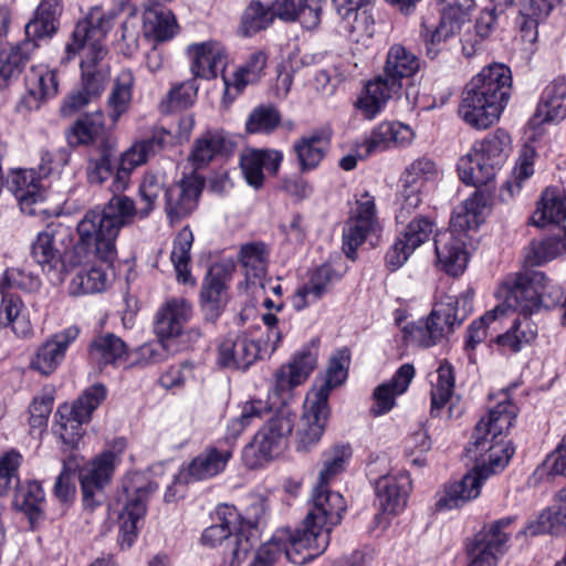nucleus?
<instances>
[{
  "label": "nucleus",
  "mask_w": 566,
  "mask_h": 566,
  "mask_svg": "<svg viewBox=\"0 0 566 566\" xmlns=\"http://www.w3.org/2000/svg\"><path fill=\"white\" fill-rule=\"evenodd\" d=\"M517 416L516 407L509 400L500 401L489 410L475 426L472 439L465 448L467 455L474 461L473 471L460 481L446 485L437 502L439 510H452L480 495L484 480L504 470L515 452L505 432Z\"/></svg>",
  "instance_id": "obj_1"
},
{
  "label": "nucleus",
  "mask_w": 566,
  "mask_h": 566,
  "mask_svg": "<svg viewBox=\"0 0 566 566\" xmlns=\"http://www.w3.org/2000/svg\"><path fill=\"white\" fill-rule=\"evenodd\" d=\"M170 138L171 135L168 130L156 128L149 138L135 142L120 156L119 166L112 182V190L114 192L124 191L128 186L133 170L145 165L149 158L161 151Z\"/></svg>",
  "instance_id": "obj_15"
},
{
  "label": "nucleus",
  "mask_w": 566,
  "mask_h": 566,
  "mask_svg": "<svg viewBox=\"0 0 566 566\" xmlns=\"http://www.w3.org/2000/svg\"><path fill=\"white\" fill-rule=\"evenodd\" d=\"M514 522V516H505L485 524L470 542L501 557L507 549L511 537L510 527Z\"/></svg>",
  "instance_id": "obj_43"
},
{
  "label": "nucleus",
  "mask_w": 566,
  "mask_h": 566,
  "mask_svg": "<svg viewBox=\"0 0 566 566\" xmlns=\"http://www.w3.org/2000/svg\"><path fill=\"white\" fill-rule=\"evenodd\" d=\"M80 331L70 326L54 334L36 349L30 366L41 375H51L63 361L70 345L77 338Z\"/></svg>",
  "instance_id": "obj_24"
},
{
  "label": "nucleus",
  "mask_w": 566,
  "mask_h": 566,
  "mask_svg": "<svg viewBox=\"0 0 566 566\" xmlns=\"http://www.w3.org/2000/svg\"><path fill=\"white\" fill-rule=\"evenodd\" d=\"M229 554L224 555V566H240L256 542V528L241 521L234 506L221 504L216 510V523L207 527L201 536L206 545L216 546L232 537Z\"/></svg>",
  "instance_id": "obj_6"
},
{
  "label": "nucleus",
  "mask_w": 566,
  "mask_h": 566,
  "mask_svg": "<svg viewBox=\"0 0 566 566\" xmlns=\"http://www.w3.org/2000/svg\"><path fill=\"white\" fill-rule=\"evenodd\" d=\"M112 156L113 150L109 145L93 148L88 153L86 175L90 184L101 185L113 175Z\"/></svg>",
  "instance_id": "obj_59"
},
{
  "label": "nucleus",
  "mask_w": 566,
  "mask_h": 566,
  "mask_svg": "<svg viewBox=\"0 0 566 566\" xmlns=\"http://www.w3.org/2000/svg\"><path fill=\"white\" fill-rule=\"evenodd\" d=\"M41 161L39 164V172L34 169H20L12 171L8 188L14 195L20 208L28 214H35V205L43 201L45 191L41 184V178L48 176L52 170L53 163L63 167L70 161V151L67 149H59L52 154L49 150L40 151Z\"/></svg>",
  "instance_id": "obj_10"
},
{
  "label": "nucleus",
  "mask_w": 566,
  "mask_h": 566,
  "mask_svg": "<svg viewBox=\"0 0 566 566\" xmlns=\"http://www.w3.org/2000/svg\"><path fill=\"white\" fill-rule=\"evenodd\" d=\"M66 139L71 146L93 145L94 148L108 146L103 113H88L77 118L66 132Z\"/></svg>",
  "instance_id": "obj_36"
},
{
  "label": "nucleus",
  "mask_w": 566,
  "mask_h": 566,
  "mask_svg": "<svg viewBox=\"0 0 566 566\" xmlns=\"http://www.w3.org/2000/svg\"><path fill=\"white\" fill-rule=\"evenodd\" d=\"M135 76L129 69L122 70L115 77L106 102V112L113 123H117L132 103Z\"/></svg>",
  "instance_id": "obj_44"
},
{
  "label": "nucleus",
  "mask_w": 566,
  "mask_h": 566,
  "mask_svg": "<svg viewBox=\"0 0 566 566\" xmlns=\"http://www.w3.org/2000/svg\"><path fill=\"white\" fill-rule=\"evenodd\" d=\"M353 455L349 444H337L324 453L323 468L318 474V484L328 485L342 473Z\"/></svg>",
  "instance_id": "obj_60"
},
{
  "label": "nucleus",
  "mask_w": 566,
  "mask_h": 566,
  "mask_svg": "<svg viewBox=\"0 0 566 566\" xmlns=\"http://www.w3.org/2000/svg\"><path fill=\"white\" fill-rule=\"evenodd\" d=\"M28 93L21 98L18 109H38L43 101L57 94V77L48 66H32L25 75Z\"/></svg>",
  "instance_id": "obj_27"
},
{
  "label": "nucleus",
  "mask_w": 566,
  "mask_h": 566,
  "mask_svg": "<svg viewBox=\"0 0 566 566\" xmlns=\"http://www.w3.org/2000/svg\"><path fill=\"white\" fill-rule=\"evenodd\" d=\"M201 311L207 321L214 322L227 303L226 273L221 266L208 271L200 293Z\"/></svg>",
  "instance_id": "obj_34"
},
{
  "label": "nucleus",
  "mask_w": 566,
  "mask_h": 566,
  "mask_svg": "<svg viewBox=\"0 0 566 566\" xmlns=\"http://www.w3.org/2000/svg\"><path fill=\"white\" fill-rule=\"evenodd\" d=\"M348 365V352L346 349L338 352L329 361L324 384L318 389H314L307 395L314 398H321L322 394H324V402H327L331 390L346 380Z\"/></svg>",
  "instance_id": "obj_57"
},
{
  "label": "nucleus",
  "mask_w": 566,
  "mask_h": 566,
  "mask_svg": "<svg viewBox=\"0 0 566 566\" xmlns=\"http://www.w3.org/2000/svg\"><path fill=\"white\" fill-rule=\"evenodd\" d=\"M562 0H525L520 9L516 24L524 42L534 43L537 38L538 22L546 18Z\"/></svg>",
  "instance_id": "obj_46"
},
{
  "label": "nucleus",
  "mask_w": 566,
  "mask_h": 566,
  "mask_svg": "<svg viewBox=\"0 0 566 566\" xmlns=\"http://www.w3.org/2000/svg\"><path fill=\"white\" fill-rule=\"evenodd\" d=\"M106 397V387L97 382L87 387L72 407L63 406L57 410L59 419L55 431L67 448L76 449L78 447L84 433L82 426L91 420L93 412Z\"/></svg>",
  "instance_id": "obj_12"
},
{
  "label": "nucleus",
  "mask_w": 566,
  "mask_h": 566,
  "mask_svg": "<svg viewBox=\"0 0 566 566\" xmlns=\"http://www.w3.org/2000/svg\"><path fill=\"white\" fill-rule=\"evenodd\" d=\"M72 241V232L69 227L51 224L38 233L32 243V259L53 284L63 282L69 270L64 254Z\"/></svg>",
  "instance_id": "obj_11"
},
{
  "label": "nucleus",
  "mask_w": 566,
  "mask_h": 566,
  "mask_svg": "<svg viewBox=\"0 0 566 566\" xmlns=\"http://www.w3.org/2000/svg\"><path fill=\"white\" fill-rule=\"evenodd\" d=\"M511 91V70L501 63L488 65L465 85L458 114L469 126L486 129L499 120Z\"/></svg>",
  "instance_id": "obj_3"
},
{
  "label": "nucleus",
  "mask_w": 566,
  "mask_h": 566,
  "mask_svg": "<svg viewBox=\"0 0 566 566\" xmlns=\"http://www.w3.org/2000/svg\"><path fill=\"white\" fill-rule=\"evenodd\" d=\"M22 457L19 452L11 450L0 458V495H8L12 490L19 488V468Z\"/></svg>",
  "instance_id": "obj_63"
},
{
  "label": "nucleus",
  "mask_w": 566,
  "mask_h": 566,
  "mask_svg": "<svg viewBox=\"0 0 566 566\" xmlns=\"http://www.w3.org/2000/svg\"><path fill=\"white\" fill-rule=\"evenodd\" d=\"M295 541L296 534L292 530H276L273 536L256 549L250 566H275L283 556L293 564H305L315 558L311 556V552H306V546L294 545Z\"/></svg>",
  "instance_id": "obj_17"
},
{
  "label": "nucleus",
  "mask_w": 566,
  "mask_h": 566,
  "mask_svg": "<svg viewBox=\"0 0 566 566\" xmlns=\"http://www.w3.org/2000/svg\"><path fill=\"white\" fill-rule=\"evenodd\" d=\"M45 494L41 484L36 481L21 483L15 490L12 504L17 510L24 512L31 523L43 516Z\"/></svg>",
  "instance_id": "obj_50"
},
{
  "label": "nucleus",
  "mask_w": 566,
  "mask_h": 566,
  "mask_svg": "<svg viewBox=\"0 0 566 566\" xmlns=\"http://www.w3.org/2000/svg\"><path fill=\"white\" fill-rule=\"evenodd\" d=\"M233 143L223 130H207L198 137L189 156L195 169L206 167L219 155L231 153Z\"/></svg>",
  "instance_id": "obj_38"
},
{
  "label": "nucleus",
  "mask_w": 566,
  "mask_h": 566,
  "mask_svg": "<svg viewBox=\"0 0 566 566\" xmlns=\"http://www.w3.org/2000/svg\"><path fill=\"white\" fill-rule=\"evenodd\" d=\"M197 93L198 85L195 78L172 84L159 102V111L164 114H170L176 111L186 109L193 105Z\"/></svg>",
  "instance_id": "obj_52"
},
{
  "label": "nucleus",
  "mask_w": 566,
  "mask_h": 566,
  "mask_svg": "<svg viewBox=\"0 0 566 566\" xmlns=\"http://www.w3.org/2000/svg\"><path fill=\"white\" fill-rule=\"evenodd\" d=\"M239 261L244 268L248 279H261L268 269L269 250L262 242L243 244L240 249Z\"/></svg>",
  "instance_id": "obj_55"
},
{
  "label": "nucleus",
  "mask_w": 566,
  "mask_h": 566,
  "mask_svg": "<svg viewBox=\"0 0 566 566\" xmlns=\"http://www.w3.org/2000/svg\"><path fill=\"white\" fill-rule=\"evenodd\" d=\"M532 220L538 227L566 220V190L560 187L546 188Z\"/></svg>",
  "instance_id": "obj_47"
},
{
  "label": "nucleus",
  "mask_w": 566,
  "mask_h": 566,
  "mask_svg": "<svg viewBox=\"0 0 566 566\" xmlns=\"http://www.w3.org/2000/svg\"><path fill=\"white\" fill-rule=\"evenodd\" d=\"M378 228L375 198L364 191L356 199V208L346 223L343 233V250L345 254L355 260L357 249L375 233Z\"/></svg>",
  "instance_id": "obj_16"
},
{
  "label": "nucleus",
  "mask_w": 566,
  "mask_h": 566,
  "mask_svg": "<svg viewBox=\"0 0 566 566\" xmlns=\"http://www.w3.org/2000/svg\"><path fill=\"white\" fill-rule=\"evenodd\" d=\"M231 452L210 448L197 455L187 469L178 473V480L184 479L186 483L212 478L224 470Z\"/></svg>",
  "instance_id": "obj_37"
},
{
  "label": "nucleus",
  "mask_w": 566,
  "mask_h": 566,
  "mask_svg": "<svg viewBox=\"0 0 566 566\" xmlns=\"http://www.w3.org/2000/svg\"><path fill=\"white\" fill-rule=\"evenodd\" d=\"M268 56L262 51L253 52L231 78L223 76L224 98L233 101L249 84L256 83L264 74Z\"/></svg>",
  "instance_id": "obj_41"
},
{
  "label": "nucleus",
  "mask_w": 566,
  "mask_h": 566,
  "mask_svg": "<svg viewBox=\"0 0 566 566\" xmlns=\"http://www.w3.org/2000/svg\"><path fill=\"white\" fill-rule=\"evenodd\" d=\"M322 0H274L272 9L281 20L298 21L305 29H314L321 22Z\"/></svg>",
  "instance_id": "obj_39"
},
{
  "label": "nucleus",
  "mask_w": 566,
  "mask_h": 566,
  "mask_svg": "<svg viewBox=\"0 0 566 566\" xmlns=\"http://www.w3.org/2000/svg\"><path fill=\"white\" fill-rule=\"evenodd\" d=\"M510 135L497 129L488 135L481 143L476 144L472 150L478 155V160H484L486 165L476 172L482 178H494L495 172L504 164L510 148Z\"/></svg>",
  "instance_id": "obj_33"
},
{
  "label": "nucleus",
  "mask_w": 566,
  "mask_h": 566,
  "mask_svg": "<svg viewBox=\"0 0 566 566\" xmlns=\"http://www.w3.org/2000/svg\"><path fill=\"white\" fill-rule=\"evenodd\" d=\"M545 282V273L533 271L526 274H516L506 282L505 300L497 306L504 307V316L509 311L518 312L524 316L539 311L538 287Z\"/></svg>",
  "instance_id": "obj_18"
},
{
  "label": "nucleus",
  "mask_w": 566,
  "mask_h": 566,
  "mask_svg": "<svg viewBox=\"0 0 566 566\" xmlns=\"http://www.w3.org/2000/svg\"><path fill=\"white\" fill-rule=\"evenodd\" d=\"M164 191L161 180L154 174H146L139 185V201L124 195H114L101 212L115 231L119 234L122 228L132 226L137 220H144L155 210L158 198Z\"/></svg>",
  "instance_id": "obj_9"
},
{
  "label": "nucleus",
  "mask_w": 566,
  "mask_h": 566,
  "mask_svg": "<svg viewBox=\"0 0 566 566\" xmlns=\"http://www.w3.org/2000/svg\"><path fill=\"white\" fill-rule=\"evenodd\" d=\"M566 80L555 78L542 93L541 101L536 107L530 125L536 127L546 123H557L566 116Z\"/></svg>",
  "instance_id": "obj_32"
},
{
  "label": "nucleus",
  "mask_w": 566,
  "mask_h": 566,
  "mask_svg": "<svg viewBox=\"0 0 566 566\" xmlns=\"http://www.w3.org/2000/svg\"><path fill=\"white\" fill-rule=\"evenodd\" d=\"M439 170L436 163L428 157H419L415 159L405 170L401 178L402 187H412L413 189H422L428 181L437 179Z\"/></svg>",
  "instance_id": "obj_61"
},
{
  "label": "nucleus",
  "mask_w": 566,
  "mask_h": 566,
  "mask_svg": "<svg viewBox=\"0 0 566 566\" xmlns=\"http://www.w3.org/2000/svg\"><path fill=\"white\" fill-rule=\"evenodd\" d=\"M489 195L475 190L451 218L450 230L438 233L434 238V248L441 269L450 275L458 276L463 273L468 263V253L461 235L467 231L476 229L483 220L489 205Z\"/></svg>",
  "instance_id": "obj_4"
},
{
  "label": "nucleus",
  "mask_w": 566,
  "mask_h": 566,
  "mask_svg": "<svg viewBox=\"0 0 566 566\" xmlns=\"http://www.w3.org/2000/svg\"><path fill=\"white\" fill-rule=\"evenodd\" d=\"M473 310V297L468 292L459 297H448V302L437 305L427 318L426 323L438 340L446 333L460 325Z\"/></svg>",
  "instance_id": "obj_23"
},
{
  "label": "nucleus",
  "mask_w": 566,
  "mask_h": 566,
  "mask_svg": "<svg viewBox=\"0 0 566 566\" xmlns=\"http://www.w3.org/2000/svg\"><path fill=\"white\" fill-rule=\"evenodd\" d=\"M192 308L185 298L168 300L157 312L154 329L158 338L171 342L182 334Z\"/></svg>",
  "instance_id": "obj_28"
},
{
  "label": "nucleus",
  "mask_w": 566,
  "mask_h": 566,
  "mask_svg": "<svg viewBox=\"0 0 566 566\" xmlns=\"http://www.w3.org/2000/svg\"><path fill=\"white\" fill-rule=\"evenodd\" d=\"M157 490L158 484L140 473L129 474L123 480L118 496V502L123 505L118 515V543L122 548L130 547L137 538L148 500Z\"/></svg>",
  "instance_id": "obj_7"
},
{
  "label": "nucleus",
  "mask_w": 566,
  "mask_h": 566,
  "mask_svg": "<svg viewBox=\"0 0 566 566\" xmlns=\"http://www.w3.org/2000/svg\"><path fill=\"white\" fill-rule=\"evenodd\" d=\"M421 67L420 59L401 44L389 48L382 74L402 87V81L415 76Z\"/></svg>",
  "instance_id": "obj_40"
},
{
  "label": "nucleus",
  "mask_w": 566,
  "mask_h": 566,
  "mask_svg": "<svg viewBox=\"0 0 566 566\" xmlns=\"http://www.w3.org/2000/svg\"><path fill=\"white\" fill-rule=\"evenodd\" d=\"M187 52L191 60L190 71L195 80L216 77L218 64L223 57L219 48L210 42H202L189 45Z\"/></svg>",
  "instance_id": "obj_48"
},
{
  "label": "nucleus",
  "mask_w": 566,
  "mask_h": 566,
  "mask_svg": "<svg viewBox=\"0 0 566 566\" xmlns=\"http://www.w3.org/2000/svg\"><path fill=\"white\" fill-rule=\"evenodd\" d=\"M76 231L78 241L72 250L71 266L81 264L90 254L96 255L104 262H112L115 259L118 234L114 224L104 218L101 210L86 211L77 223Z\"/></svg>",
  "instance_id": "obj_8"
},
{
  "label": "nucleus",
  "mask_w": 566,
  "mask_h": 566,
  "mask_svg": "<svg viewBox=\"0 0 566 566\" xmlns=\"http://www.w3.org/2000/svg\"><path fill=\"white\" fill-rule=\"evenodd\" d=\"M275 13L272 6L263 4L261 1L253 0L245 9L242 17V27L247 35L254 34L265 28H268Z\"/></svg>",
  "instance_id": "obj_62"
},
{
  "label": "nucleus",
  "mask_w": 566,
  "mask_h": 566,
  "mask_svg": "<svg viewBox=\"0 0 566 566\" xmlns=\"http://www.w3.org/2000/svg\"><path fill=\"white\" fill-rule=\"evenodd\" d=\"M327 148V140L321 134L301 138L294 144L302 170L313 169L323 159Z\"/></svg>",
  "instance_id": "obj_58"
},
{
  "label": "nucleus",
  "mask_w": 566,
  "mask_h": 566,
  "mask_svg": "<svg viewBox=\"0 0 566 566\" xmlns=\"http://www.w3.org/2000/svg\"><path fill=\"white\" fill-rule=\"evenodd\" d=\"M534 252L533 264L541 265L562 254L566 253V227L560 230V234L548 237L542 241L533 242Z\"/></svg>",
  "instance_id": "obj_64"
},
{
  "label": "nucleus",
  "mask_w": 566,
  "mask_h": 566,
  "mask_svg": "<svg viewBox=\"0 0 566 566\" xmlns=\"http://www.w3.org/2000/svg\"><path fill=\"white\" fill-rule=\"evenodd\" d=\"M433 228L434 223L428 217H415L388 250L385 259L387 268L396 271L402 266L415 250L430 239Z\"/></svg>",
  "instance_id": "obj_19"
},
{
  "label": "nucleus",
  "mask_w": 566,
  "mask_h": 566,
  "mask_svg": "<svg viewBox=\"0 0 566 566\" xmlns=\"http://www.w3.org/2000/svg\"><path fill=\"white\" fill-rule=\"evenodd\" d=\"M202 188L203 179L190 175L166 189L165 211L169 222H179L197 209Z\"/></svg>",
  "instance_id": "obj_20"
},
{
  "label": "nucleus",
  "mask_w": 566,
  "mask_h": 566,
  "mask_svg": "<svg viewBox=\"0 0 566 566\" xmlns=\"http://www.w3.org/2000/svg\"><path fill=\"white\" fill-rule=\"evenodd\" d=\"M262 357V344L248 334L229 335L219 346L218 363L232 369H248Z\"/></svg>",
  "instance_id": "obj_21"
},
{
  "label": "nucleus",
  "mask_w": 566,
  "mask_h": 566,
  "mask_svg": "<svg viewBox=\"0 0 566 566\" xmlns=\"http://www.w3.org/2000/svg\"><path fill=\"white\" fill-rule=\"evenodd\" d=\"M118 451L107 450L86 463L80 472L83 503L94 509L104 499V488L111 482L115 468L119 462V453L125 448L123 440L117 442Z\"/></svg>",
  "instance_id": "obj_14"
},
{
  "label": "nucleus",
  "mask_w": 566,
  "mask_h": 566,
  "mask_svg": "<svg viewBox=\"0 0 566 566\" xmlns=\"http://www.w3.org/2000/svg\"><path fill=\"white\" fill-rule=\"evenodd\" d=\"M342 274L329 263H324L311 271L308 281L297 289L292 298L293 307L301 311L318 301L340 280Z\"/></svg>",
  "instance_id": "obj_29"
},
{
  "label": "nucleus",
  "mask_w": 566,
  "mask_h": 566,
  "mask_svg": "<svg viewBox=\"0 0 566 566\" xmlns=\"http://www.w3.org/2000/svg\"><path fill=\"white\" fill-rule=\"evenodd\" d=\"M109 285L107 272L97 266L80 271L71 281L69 292L73 296L101 293Z\"/></svg>",
  "instance_id": "obj_54"
},
{
  "label": "nucleus",
  "mask_w": 566,
  "mask_h": 566,
  "mask_svg": "<svg viewBox=\"0 0 566 566\" xmlns=\"http://www.w3.org/2000/svg\"><path fill=\"white\" fill-rule=\"evenodd\" d=\"M413 137L410 127L401 123L384 122L379 124L366 139L365 153L360 157H367L376 151L385 150L392 146L409 144Z\"/></svg>",
  "instance_id": "obj_42"
},
{
  "label": "nucleus",
  "mask_w": 566,
  "mask_h": 566,
  "mask_svg": "<svg viewBox=\"0 0 566 566\" xmlns=\"http://www.w3.org/2000/svg\"><path fill=\"white\" fill-rule=\"evenodd\" d=\"M283 160L281 151L275 149H249L240 158V166L247 182L255 189L264 184V172L276 175Z\"/></svg>",
  "instance_id": "obj_30"
},
{
  "label": "nucleus",
  "mask_w": 566,
  "mask_h": 566,
  "mask_svg": "<svg viewBox=\"0 0 566 566\" xmlns=\"http://www.w3.org/2000/svg\"><path fill=\"white\" fill-rule=\"evenodd\" d=\"M400 91V85L381 74L365 85V90L355 104L356 108L365 118L373 119Z\"/></svg>",
  "instance_id": "obj_31"
},
{
  "label": "nucleus",
  "mask_w": 566,
  "mask_h": 566,
  "mask_svg": "<svg viewBox=\"0 0 566 566\" xmlns=\"http://www.w3.org/2000/svg\"><path fill=\"white\" fill-rule=\"evenodd\" d=\"M193 234L189 227H184L172 242L170 260L174 264L178 281L184 284H195V280L189 270Z\"/></svg>",
  "instance_id": "obj_51"
},
{
  "label": "nucleus",
  "mask_w": 566,
  "mask_h": 566,
  "mask_svg": "<svg viewBox=\"0 0 566 566\" xmlns=\"http://www.w3.org/2000/svg\"><path fill=\"white\" fill-rule=\"evenodd\" d=\"M294 427V417L280 410L256 432L252 442L243 450V460L250 468H256L279 455L286 446Z\"/></svg>",
  "instance_id": "obj_13"
},
{
  "label": "nucleus",
  "mask_w": 566,
  "mask_h": 566,
  "mask_svg": "<svg viewBox=\"0 0 566 566\" xmlns=\"http://www.w3.org/2000/svg\"><path fill=\"white\" fill-rule=\"evenodd\" d=\"M413 377V366L411 364L401 365L389 381L375 388L370 412L374 416H380L390 411L395 406L396 397L408 389Z\"/></svg>",
  "instance_id": "obj_35"
},
{
  "label": "nucleus",
  "mask_w": 566,
  "mask_h": 566,
  "mask_svg": "<svg viewBox=\"0 0 566 566\" xmlns=\"http://www.w3.org/2000/svg\"><path fill=\"white\" fill-rule=\"evenodd\" d=\"M113 14L101 7H93L86 17L77 22L70 41L65 45V56L62 62L73 60L81 52V83L63 101L61 113L71 116L90 103L99 98L105 91L111 69L105 62L107 49L103 40L112 28Z\"/></svg>",
  "instance_id": "obj_2"
},
{
  "label": "nucleus",
  "mask_w": 566,
  "mask_h": 566,
  "mask_svg": "<svg viewBox=\"0 0 566 566\" xmlns=\"http://www.w3.org/2000/svg\"><path fill=\"white\" fill-rule=\"evenodd\" d=\"M317 361L315 346L304 347L297 352L292 361L283 365L274 375L273 395L281 397L293 387L302 384L314 370Z\"/></svg>",
  "instance_id": "obj_26"
},
{
  "label": "nucleus",
  "mask_w": 566,
  "mask_h": 566,
  "mask_svg": "<svg viewBox=\"0 0 566 566\" xmlns=\"http://www.w3.org/2000/svg\"><path fill=\"white\" fill-rule=\"evenodd\" d=\"M0 327H11L19 337H27L32 333L29 318L23 313V303L20 296L10 292L1 294Z\"/></svg>",
  "instance_id": "obj_49"
},
{
  "label": "nucleus",
  "mask_w": 566,
  "mask_h": 566,
  "mask_svg": "<svg viewBox=\"0 0 566 566\" xmlns=\"http://www.w3.org/2000/svg\"><path fill=\"white\" fill-rule=\"evenodd\" d=\"M127 356L126 344L114 334L98 336L90 346V359L99 369L123 364Z\"/></svg>",
  "instance_id": "obj_45"
},
{
  "label": "nucleus",
  "mask_w": 566,
  "mask_h": 566,
  "mask_svg": "<svg viewBox=\"0 0 566 566\" xmlns=\"http://www.w3.org/2000/svg\"><path fill=\"white\" fill-rule=\"evenodd\" d=\"M144 35L153 36L156 41L171 39L177 29L175 17L167 10H149L144 17Z\"/></svg>",
  "instance_id": "obj_56"
},
{
  "label": "nucleus",
  "mask_w": 566,
  "mask_h": 566,
  "mask_svg": "<svg viewBox=\"0 0 566 566\" xmlns=\"http://www.w3.org/2000/svg\"><path fill=\"white\" fill-rule=\"evenodd\" d=\"M328 405L321 398L306 396L304 411L300 419L297 436V450L307 451L322 438L328 419Z\"/></svg>",
  "instance_id": "obj_22"
},
{
  "label": "nucleus",
  "mask_w": 566,
  "mask_h": 566,
  "mask_svg": "<svg viewBox=\"0 0 566 566\" xmlns=\"http://www.w3.org/2000/svg\"><path fill=\"white\" fill-rule=\"evenodd\" d=\"M346 509V501L339 492L317 483L302 526L293 531L296 534L294 545L306 546V552H311L314 557L324 553L329 545L331 533L340 524Z\"/></svg>",
  "instance_id": "obj_5"
},
{
  "label": "nucleus",
  "mask_w": 566,
  "mask_h": 566,
  "mask_svg": "<svg viewBox=\"0 0 566 566\" xmlns=\"http://www.w3.org/2000/svg\"><path fill=\"white\" fill-rule=\"evenodd\" d=\"M411 490V480L406 471L380 476L375 483L378 505L382 513L398 514L406 504Z\"/></svg>",
  "instance_id": "obj_25"
},
{
  "label": "nucleus",
  "mask_w": 566,
  "mask_h": 566,
  "mask_svg": "<svg viewBox=\"0 0 566 566\" xmlns=\"http://www.w3.org/2000/svg\"><path fill=\"white\" fill-rule=\"evenodd\" d=\"M454 389L453 367L441 364L437 370V381L431 389V416L441 417L444 406L450 401Z\"/></svg>",
  "instance_id": "obj_53"
}]
</instances>
